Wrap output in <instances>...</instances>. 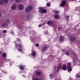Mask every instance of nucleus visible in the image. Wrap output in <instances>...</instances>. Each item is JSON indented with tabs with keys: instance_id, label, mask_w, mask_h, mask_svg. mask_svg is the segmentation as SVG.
Returning <instances> with one entry per match:
<instances>
[{
	"instance_id": "obj_1",
	"label": "nucleus",
	"mask_w": 80,
	"mask_h": 80,
	"mask_svg": "<svg viewBox=\"0 0 80 80\" xmlns=\"http://www.w3.org/2000/svg\"><path fill=\"white\" fill-rule=\"evenodd\" d=\"M18 8L20 10H24V8H25L24 5L22 4H20L18 6Z\"/></svg>"
},
{
	"instance_id": "obj_2",
	"label": "nucleus",
	"mask_w": 80,
	"mask_h": 80,
	"mask_svg": "<svg viewBox=\"0 0 80 80\" xmlns=\"http://www.w3.org/2000/svg\"><path fill=\"white\" fill-rule=\"evenodd\" d=\"M32 6H29L28 7H27L25 9V11L26 12H29L30 10H32Z\"/></svg>"
},
{
	"instance_id": "obj_3",
	"label": "nucleus",
	"mask_w": 80,
	"mask_h": 80,
	"mask_svg": "<svg viewBox=\"0 0 80 80\" xmlns=\"http://www.w3.org/2000/svg\"><path fill=\"white\" fill-rule=\"evenodd\" d=\"M8 0H2L0 1V4H3L4 3H8Z\"/></svg>"
},
{
	"instance_id": "obj_4",
	"label": "nucleus",
	"mask_w": 80,
	"mask_h": 80,
	"mask_svg": "<svg viewBox=\"0 0 80 80\" xmlns=\"http://www.w3.org/2000/svg\"><path fill=\"white\" fill-rule=\"evenodd\" d=\"M70 65V62H68L67 63V68L69 72H71L72 71V69H71Z\"/></svg>"
},
{
	"instance_id": "obj_5",
	"label": "nucleus",
	"mask_w": 80,
	"mask_h": 80,
	"mask_svg": "<svg viewBox=\"0 0 80 80\" xmlns=\"http://www.w3.org/2000/svg\"><path fill=\"white\" fill-rule=\"evenodd\" d=\"M18 49L19 50V52H22V49L23 48V46L21 44H19L18 46Z\"/></svg>"
},
{
	"instance_id": "obj_6",
	"label": "nucleus",
	"mask_w": 80,
	"mask_h": 80,
	"mask_svg": "<svg viewBox=\"0 0 80 80\" xmlns=\"http://www.w3.org/2000/svg\"><path fill=\"white\" fill-rule=\"evenodd\" d=\"M39 12L41 13H47V11L46 9H43L42 8H39Z\"/></svg>"
},
{
	"instance_id": "obj_7",
	"label": "nucleus",
	"mask_w": 80,
	"mask_h": 80,
	"mask_svg": "<svg viewBox=\"0 0 80 80\" xmlns=\"http://www.w3.org/2000/svg\"><path fill=\"white\" fill-rule=\"evenodd\" d=\"M70 39L71 41H75L76 40V38L75 37V35L74 34H72L70 37Z\"/></svg>"
},
{
	"instance_id": "obj_8",
	"label": "nucleus",
	"mask_w": 80,
	"mask_h": 80,
	"mask_svg": "<svg viewBox=\"0 0 80 80\" xmlns=\"http://www.w3.org/2000/svg\"><path fill=\"white\" fill-rule=\"evenodd\" d=\"M66 4V1H65V0L62 1V2L60 4V7H61V6H62V7H63V6H65Z\"/></svg>"
},
{
	"instance_id": "obj_9",
	"label": "nucleus",
	"mask_w": 80,
	"mask_h": 80,
	"mask_svg": "<svg viewBox=\"0 0 80 80\" xmlns=\"http://www.w3.org/2000/svg\"><path fill=\"white\" fill-rule=\"evenodd\" d=\"M62 68V63H60L58 66V70L57 71H58L59 70H61V69Z\"/></svg>"
},
{
	"instance_id": "obj_10",
	"label": "nucleus",
	"mask_w": 80,
	"mask_h": 80,
	"mask_svg": "<svg viewBox=\"0 0 80 80\" xmlns=\"http://www.w3.org/2000/svg\"><path fill=\"white\" fill-rule=\"evenodd\" d=\"M2 27L4 28H7L8 27V24L6 23H3L2 25Z\"/></svg>"
},
{
	"instance_id": "obj_11",
	"label": "nucleus",
	"mask_w": 80,
	"mask_h": 80,
	"mask_svg": "<svg viewBox=\"0 0 80 80\" xmlns=\"http://www.w3.org/2000/svg\"><path fill=\"white\" fill-rule=\"evenodd\" d=\"M48 24L49 25H54V23L52 21H48Z\"/></svg>"
},
{
	"instance_id": "obj_12",
	"label": "nucleus",
	"mask_w": 80,
	"mask_h": 80,
	"mask_svg": "<svg viewBox=\"0 0 80 80\" xmlns=\"http://www.w3.org/2000/svg\"><path fill=\"white\" fill-rule=\"evenodd\" d=\"M17 8V6L15 5H12L11 7V8L12 10H15Z\"/></svg>"
},
{
	"instance_id": "obj_13",
	"label": "nucleus",
	"mask_w": 80,
	"mask_h": 80,
	"mask_svg": "<svg viewBox=\"0 0 80 80\" xmlns=\"http://www.w3.org/2000/svg\"><path fill=\"white\" fill-rule=\"evenodd\" d=\"M49 47L48 46H46L44 47L42 49V52H43L45 50H46L47 49H48V48Z\"/></svg>"
},
{
	"instance_id": "obj_14",
	"label": "nucleus",
	"mask_w": 80,
	"mask_h": 80,
	"mask_svg": "<svg viewBox=\"0 0 80 80\" xmlns=\"http://www.w3.org/2000/svg\"><path fill=\"white\" fill-rule=\"evenodd\" d=\"M49 77L50 79H52V78H53V75L52 74H51L49 75Z\"/></svg>"
},
{
	"instance_id": "obj_15",
	"label": "nucleus",
	"mask_w": 80,
	"mask_h": 80,
	"mask_svg": "<svg viewBox=\"0 0 80 80\" xmlns=\"http://www.w3.org/2000/svg\"><path fill=\"white\" fill-rule=\"evenodd\" d=\"M32 55H33L34 57H35V56H36V52L35 51H33L32 52Z\"/></svg>"
},
{
	"instance_id": "obj_16",
	"label": "nucleus",
	"mask_w": 80,
	"mask_h": 80,
	"mask_svg": "<svg viewBox=\"0 0 80 80\" xmlns=\"http://www.w3.org/2000/svg\"><path fill=\"white\" fill-rule=\"evenodd\" d=\"M62 70H67V66L66 65H65L64 66H63L62 67Z\"/></svg>"
},
{
	"instance_id": "obj_17",
	"label": "nucleus",
	"mask_w": 80,
	"mask_h": 80,
	"mask_svg": "<svg viewBox=\"0 0 80 80\" xmlns=\"http://www.w3.org/2000/svg\"><path fill=\"white\" fill-rule=\"evenodd\" d=\"M41 74V73L39 72H37L36 73V75L38 76H40Z\"/></svg>"
},
{
	"instance_id": "obj_18",
	"label": "nucleus",
	"mask_w": 80,
	"mask_h": 80,
	"mask_svg": "<svg viewBox=\"0 0 80 80\" xmlns=\"http://www.w3.org/2000/svg\"><path fill=\"white\" fill-rule=\"evenodd\" d=\"M16 2L18 3H20L22 2L21 0H16Z\"/></svg>"
},
{
	"instance_id": "obj_19",
	"label": "nucleus",
	"mask_w": 80,
	"mask_h": 80,
	"mask_svg": "<svg viewBox=\"0 0 80 80\" xmlns=\"http://www.w3.org/2000/svg\"><path fill=\"white\" fill-rule=\"evenodd\" d=\"M24 69V67L22 66H21L20 67V69L21 70H23V69Z\"/></svg>"
},
{
	"instance_id": "obj_20",
	"label": "nucleus",
	"mask_w": 80,
	"mask_h": 80,
	"mask_svg": "<svg viewBox=\"0 0 80 80\" xmlns=\"http://www.w3.org/2000/svg\"><path fill=\"white\" fill-rule=\"evenodd\" d=\"M59 17V16L58 15H56L55 16V19H57Z\"/></svg>"
},
{
	"instance_id": "obj_21",
	"label": "nucleus",
	"mask_w": 80,
	"mask_h": 80,
	"mask_svg": "<svg viewBox=\"0 0 80 80\" xmlns=\"http://www.w3.org/2000/svg\"><path fill=\"white\" fill-rule=\"evenodd\" d=\"M7 56V54L5 53H3L2 54V57H5Z\"/></svg>"
},
{
	"instance_id": "obj_22",
	"label": "nucleus",
	"mask_w": 80,
	"mask_h": 80,
	"mask_svg": "<svg viewBox=\"0 0 80 80\" xmlns=\"http://www.w3.org/2000/svg\"><path fill=\"white\" fill-rule=\"evenodd\" d=\"M62 29H63V28L61 26H60L59 28V30H62Z\"/></svg>"
},
{
	"instance_id": "obj_23",
	"label": "nucleus",
	"mask_w": 80,
	"mask_h": 80,
	"mask_svg": "<svg viewBox=\"0 0 80 80\" xmlns=\"http://www.w3.org/2000/svg\"><path fill=\"white\" fill-rule=\"evenodd\" d=\"M62 40H63V38L62 37H61L60 38V41H62Z\"/></svg>"
},
{
	"instance_id": "obj_24",
	"label": "nucleus",
	"mask_w": 80,
	"mask_h": 80,
	"mask_svg": "<svg viewBox=\"0 0 80 80\" xmlns=\"http://www.w3.org/2000/svg\"><path fill=\"white\" fill-rule=\"evenodd\" d=\"M55 12L56 14H58V13H59V12L58 11H55Z\"/></svg>"
},
{
	"instance_id": "obj_25",
	"label": "nucleus",
	"mask_w": 80,
	"mask_h": 80,
	"mask_svg": "<svg viewBox=\"0 0 80 80\" xmlns=\"http://www.w3.org/2000/svg\"><path fill=\"white\" fill-rule=\"evenodd\" d=\"M69 54H70V52H67L66 53V55H69Z\"/></svg>"
},
{
	"instance_id": "obj_26",
	"label": "nucleus",
	"mask_w": 80,
	"mask_h": 80,
	"mask_svg": "<svg viewBox=\"0 0 80 80\" xmlns=\"http://www.w3.org/2000/svg\"><path fill=\"white\" fill-rule=\"evenodd\" d=\"M76 77L77 78H80V75H78V74L76 75Z\"/></svg>"
},
{
	"instance_id": "obj_27",
	"label": "nucleus",
	"mask_w": 80,
	"mask_h": 80,
	"mask_svg": "<svg viewBox=\"0 0 80 80\" xmlns=\"http://www.w3.org/2000/svg\"><path fill=\"white\" fill-rule=\"evenodd\" d=\"M33 80H39V79L37 78H35Z\"/></svg>"
},
{
	"instance_id": "obj_28",
	"label": "nucleus",
	"mask_w": 80,
	"mask_h": 80,
	"mask_svg": "<svg viewBox=\"0 0 80 80\" xmlns=\"http://www.w3.org/2000/svg\"><path fill=\"white\" fill-rule=\"evenodd\" d=\"M47 6L48 7H49L50 6V4L48 3L47 4Z\"/></svg>"
},
{
	"instance_id": "obj_29",
	"label": "nucleus",
	"mask_w": 80,
	"mask_h": 80,
	"mask_svg": "<svg viewBox=\"0 0 80 80\" xmlns=\"http://www.w3.org/2000/svg\"><path fill=\"white\" fill-rule=\"evenodd\" d=\"M3 33H6L7 32V31L6 30H4L3 31Z\"/></svg>"
},
{
	"instance_id": "obj_30",
	"label": "nucleus",
	"mask_w": 80,
	"mask_h": 80,
	"mask_svg": "<svg viewBox=\"0 0 80 80\" xmlns=\"http://www.w3.org/2000/svg\"><path fill=\"white\" fill-rule=\"evenodd\" d=\"M41 27H42V25H39L38 26V27H39V28Z\"/></svg>"
},
{
	"instance_id": "obj_31",
	"label": "nucleus",
	"mask_w": 80,
	"mask_h": 80,
	"mask_svg": "<svg viewBox=\"0 0 80 80\" xmlns=\"http://www.w3.org/2000/svg\"><path fill=\"white\" fill-rule=\"evenodd\" d=\"M36 46L38 47V46H39V45L38 44H36Z\"/></svg>"
},
{
	"instance_id": "obj_32",
	"label": "nucleus",
	"mask_w": 80,
	"mask_h": 80,
	"mask_svg": "<svg viewBox=\"0 0 80 80\" xmlns=\"http://www.w3.org/2000/svg\"><path fill=\"white\" fill-rule=\"evenodd\" d=\"M66 18L67 19H68V18H69V17L68 16H66Z\"/></svg>"
},
{
	"instance_id": "obj_33",
	"label": "nucleus",
	"mask_w": 80,
	"mask_h": 80,
	"mask_svg": "<svg viewBox=\"0 0 80 80\" xmlns=\"http://www.w3.org/2000/svg\"><path fill=\"white\" fill-rule=\"evenodd\" d=\"M15 46H16V48H17L18 47H17V44H15Z\"/></svg>"
},
{
	"instance_id": "obj_34",
	"label": "nucleus",
	"mask_w": 80,
	"mask_h": 80,
	"mask_svg": "<svg viewBox=\"0 0 80 80\" xmlns=\"http://www.w3.org/2000/svg\"><path fill=\"white\" fill-rule=\"evenodd\" d=\"M2 14L0 13V17H2Z\"/></svg>"
},
{
	"instance_id": "obj_35",
	"label": "nucleus",
	"mask_w": 80,
	"mask_h": 80,
	"mask_svg": "<svg viewBox=\"0 0 80 80\" xmlns=\"http://www.w3.org/2000/svg\"><path fill=\"white\" fill-rule=\"evenodd\" d=\"M11 33H12V35H13V34H14V33L13 32H12Z\"/></svg>"
},
{
	"instance_id": "obj_36",
	"label": "nucleus",
	"mask_w": 80,
	"mask_h": 80,
	"mask_svg": "<svg viewBox=\"0 0 80 80\" xmlns=\"http://www.w3.org/2000/svg\"><path fill=\"white\" fill-rule=\"evenodd\" d=\"M4 72V71H2V72H3V73H4V72Z\"/></svg>"
},
{
	"instance_id": "obj_37",
	"label": "nucleus",
	"mask_w": 80,
	"mask_h": 80,
	"mask_svg": "<svg viewBox=\"0 0 80 80\" xmlns=\"http://www.w3.org/2000/svg\"><path fill=\"white\" fill-rule=\"evenodd\" d=\"M0 36H1V33H0Z\"/></svg>"
},
{
	"instance_id": "obj_38",
	"label": "nucleus",
	"mask_w": 80,
	"mask_h": 80,
	"mask_svg": "<svg viewBox=\"0 0 80 80\" xmlns=\"http://www.w3.org/2000/svg\"><path fill=\"white\" fill-rule=\"evenodd\" d=\"M72 0V1H73V0Z\"/></svg>"
},
{
	"instance_id": "obj_39",
	"label": "nucleus",
	"mask_w": 80,
	"mask_h": 80,
	"mask_svg": "<svg viewBox=\"0 0 80 80\" xmlns=\"http://www.w3.org/2000/svg\"><path fill=\"white\" fill-rule=\"evenodd\" d=\"M73 62H74V60H73Z\"/></svg>"
},
{
	"instance_id": "obj_40",
	"label": "nucleus",
	"mask_w": 80,
	"mask_h": 80,
	"mask_svg": "<svg viewBox=\"0 0 80 80\" xmlns=\"http://www.w3.org/2000/svg\"><path fill=\"white\" fill-rule=\"evenodd\" d=\"M55 80H57V79H55Z\"/></svg>"
},
{
	"instance_id": "obj_41",
	"label": "nucleus",
	"mask_w": 80,
	"mask_h": 80,
	"mask_svg": "<svg viewBox=\"0 0 80 80\" xmlns=\"http://www.w3.org/2000/svg\"><path fill=\"white\" fill-rule=\"evenodd\" d=\"M22 76L23 77L24 76H23V75H22Z\"/></svg>"
}]
</instances>
